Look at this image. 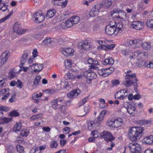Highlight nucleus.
Masks as SVG:
<instances>
[{"label": "nucleus", "mask_w": 153, "mask_h": 153, "mask_svg": "<svg viewBox=\"0 0 153 153\" xmlns=\"http://www.w3.org/2000/svg\"><path fill=\"white\" fill-rule=\"evenodd\" d=\"M91 134L95 138L98 137L99 133L97 131H94L91 132Z\"/></svg>", "instance_id": "obj_52"}, {"label": "nucleus", "mask_w": 153, "mask_h": 153, "mask_svg": "<svg viewBox=\"0 0 153 153\" xmlns=\"http://www.w3.org/2000/svg\"><path fill=\"white\" fill-rule=\"evenodd\" d=\"M52 42L51 39L50 38L45 39L43 41V43L45 44H51Z\"/></svg>", "instance_id": "obj_51"}, {"label": "nucleus", "mask_w": 153, "mask_h": 153, "mask_svg": "<svg viewBox=\"0 0 153 153\" xmlns=\"http://www.w3.org/2000/svg\"><path fill=\"white\" fill-rule=\"evenodd\" d=\"M144 23L142 22L133 21L131 22V26L132 28L137 30L142 29L143 27Z\"/></svg>", "instance_id": "obj_8"}, {"label": "nucleus", "mask_w": 153, "mask_h": 153, "mask_svg": "<svg viewBox=\"0 0 153 153\" xmlns=\"http://www.w3.org/2000/svg\"><path fill=\"white\" fill-rule=\"evenodd\" d=\"M34 65H35V66H36L38 67V69H39L38 72L41 71L43 69V67H44V64H39V65L38 63L34 64L32 65L31 66H33Z\"/></svg>", "instance_id": "obj_40"}, {"label": "nucleus", "mask_w": 153, "mask_h": 153, "mask_svg": "<svg viewBox=\"0 0 153 153\" xmlns=\"http://www.w3.org/2000/svg\"><path fill=\"white\" fill-rule=\"evenodd\" d=\"M106 69H102L100 70L98 69V73L100 75L104 77H105L108 76L107 72L105 71Z\"/></svg>", "instance_id": "obj_24"}, {"label": "nucleus", "mask_w": 153, "mask_h": 153, "mask_svg": "<svg viewBox=\"0 0 153 153\" xmlns=\"http://www.w3.org/2000/svg\"><path fill=\"white\" fill-rule=\"evenodd\" d=\"M105 29L106 33L108 35H111L113 34H116V28H115L114 27H112L107 25Z\"/></svg>", "instance_id": "obj_16"}, {"label": "nucleus", "mask_w": 153, "mask_h": 153, "mask_svg": "<svg viewBox=\"0 0 153 153\" xmlns=\"http://www.w3.org/2000/svg\"><path fill=\"white\" fill-rule=\"evenodd\" d=\"M21 123L20 122L17 123L14 126L13 128V130L16 132L20 130L21 128Z\"/></svg>", "instance_id": "obj_26"}, {"label": "nucleus", "mask_w": 153, "mask_h": 153, "mask_svg": "<svg viewBox=\"0 0 153 153\" xmlns=\"http://www.w3.org/2000/svg\"><path fill=\"white\" fill-rule=\"evenodd\" d=\"M100 136L104 138L105 140L107 142L111 141L115 139V137L109 132L104 131L100 133Z\"/></svg>", "instance_id": "obj_5"}, {"label": "nucleus", "mask_w": 153, "mask_h": 153, "mask_svg": "<svg viewBox=\"0 0 153 153\" xmlns=\"http://www.w3.org/2000/svg\"><path fill=\"white\" fill-rule=\"evenodd\" d=\"M143 48L146 50H150L151 48V45L149 42H145L142 43V46Z\"/></svg>", "instance_id": "obj_25"}, {"label": "nucleus", "mask_w": 153, "mask_h": 153, "mask_svg": "<svg viewBox=\"0 0 153 153\" xmlns=\"http://www.w3.org/2000/svg\"><path fill=\"white\" fill-rule=\"evenodd\" d=\"M43 116V114L42 113H40L33 115L30 117V118L31 120H34L42 118Z\"/></svg>", "instance_id": "obj_28"}, {"label": "nucleus", "mask_w": 153, "mask_h": 153, "mask_svg": "<svg viewBox=\"0 0 153 153\" xmlns=\"http://www.w3.org/2000/svg\"><path fill=\"white\" fill-rule=\"evenodd\" d=\"M65 25L67 27H70L74 25V24L71 19H68L65 22Z\"/></svg>", "instance_id": "obj_37"}, {"label": "nucleus", "mask_w": 153, "mask_h": 153, "mask_svg": "<svg viewBox=\"0 0 153 153\" xmlns=\"http://www.w3.org/2000/svg\"><path fill=\"white\" fill-rule=\"evenodd\" d=\"M98 43L100 45H101L100 46V48L103 50L104 49V45L105 44V42L104 41L99 40L98 42Z\"/></svg>", "instance_id": "obj_56"}, {"label": "nucleus", "mask_w": 153, "mask_h": 153, "mask_svg": "<svg viewBox=\"0 0 153 153\" xmlns=\"http://www.w3.org/2000/svg\"><path fill=\"white\" fill-rule=\"evenodd\" d=\"M114 61L113 59L112 58H110L105 59L104 61L102 62V63L103 65L109 64L112 65L114 64Z\"/></svg>", "instance_id": "obj_20"}, {"label": "nucleus", "mask_w": 153, "mask_h": 153, "mask_svg": "<svg viewBox=\"0 0 153 153\" xmlns=\"http://www.w3.org/2000/svg\"><path fill=\"white\" fill-rule=\"evenodd\" d=\"M146 25L151 29L153 30V19L147 20L146 22Z\"/></svg>", "instance_id": "obj_32"}, {"label": "nucleus", "mask_w": 153, "mask_h": 153, "mask_svg": "<svg viewBox=\"0 0 153 153\" xmlns=\"http://www.w3.org/2000/svg\"><path fill=\"white\" fill-rule=\"evenodd\" d=\"M90 44L87 40L83 41L79 43V46L82 49L87 50L90 47Z\"/></svg>", "instance_id": "obj_12"}, {"label": "nucleus", "mask_w": 153, "mask_h": 153, "mask_svg": "<svg viewBox=\"0 0 153 153\" xmlns=\"http://www.w3.org/2000/svg\"><path fill=\"white\" fill-rule=\"evenodd\" d=\"M116 22L115 21H111L107 26H109L112 27H114L115 28H116Z\"/></svg>", "instance_id": "obj_54"}, {"label": "nucleus", "mask_w": 153, "mask_h": 153, "mask_svg": "<svg viewBox=\"0 0 153 153\" xmlns=\"http://www.w3.org/2000/svg\"><path fill=\"white\" fill-rule=\"evenodd\" d=\"M137 81L136 74L132 73L127 74L125 76V80L123 81V83L126 87H130L133 85L134 89H135L138 86Z\"/></svg>", "instance_id": "obj_2"}, {"label": "nucleus", "mask_w": 153, "mask_h": 153, "mask_svg": "<svg viewBox=\"0 0 153 153\" xmlns=\"http://www.w3.org/2000/svg\"><path fill=\"white\" fill-rule=\"evenodd\" d=\"M108 125L109 126L114 127V119L108 122Z\"/></svg>", "instance_id": "obj_61"}, {"label": "nucleus", "mask_w": 153, "mask_h": 153, "mask_svg": "<svg viewBox=\"0 0 153 153\" xmlns=\"http://www.w3.org/2000/svg\"><path fill=\"white\" fill-rule=\"evenodd\" d=\"M146 61L145 62L143 60H141L138 62V65L139 67H142L143 66H145L146 67Z\"/></svg>", "instance_id": "obj_45"}, {"label": "nucleus", "mask_w": 153, "mask_h": 153, "mask_svg": "<svg viewBox=\"0 0 153 153\" xmlns=\"http://www.w3.org/2000/svg\"><path fill=\"white\" fill-rule=\"evenodd\" d=\"M126 109L127 112L130 114H132V115H134L135 113L137 112L135 107L131 104H128Z\"/></svg>", "instance_id": "obj_18"}, {"label": "nucleus", "mask_w": 153, "mask_h": 153, "mask_svg": "<svg viewBox=\"0 0 153 153\" xmlns=\"http://www.w3.org/2000/svg\"><path fill=\"white\" fill-rule=\"evenodd\" d=\"M115 27L116 34H117L118 32L121 33L124 29L122 22L117 23Z\"/></svg>", "instance_id": "obj_19"}, {"label": "nucleus", "mask_w": 153, "mask_h": 153, "mask_svg": "<svg viewBox=\"0 0 153 153\" xmlns=\"http://www.w3.org/2000/svg\"><path fill=\"white\" fill-rule=\"evenodd\" d=\"M33 55V57L35 58L37 56H38V52L37 51V50L36 49H34L33 50V52H32Z\"/></svg>", "instance_id": "obj_64"}, {"label": "nucleus", "mask_w": 153, "mask_h": 153, "mask_svg": "<svg viewBox=\"0 0 153 153\" xmlns=\"http://www.w3.org/2000/svg\"><path fill=\"white\" fill-rule=\"evenodd\" d=\"M136 39L130 40L129 41V44L132 48H136Z\"/></svg>", "instance_id": "obj_44"}, {"label": "nucleus", "mask_w": 153, "mask_h": 153, "mask_svg": "<svg viewBox=\"0 0 153 153\" xmlns=\"http://www.w3.org/2000/svg\"><path fill=\"white\" fill-rule=\"evenodd\" d=\"M9 115L11 117H18L20 115L19 113L16 110H14L10 112L9 113Z\"/></svg>", "instance_id": "obj_31"}, {"label": "nucleus", "mask_w": 153, "mask_h": 153, "mask_svg": "<svg viewBox=\"0 0 153 153\" xmlns=\"http://www.w3.org/2000/svg\"><path fill=\"white\" fill-rule=\"evenodd\" d=\"M101 8L100 7V5L97 4L91 10L89 13V15L91 16H97L99 12V10Z\"/></svg>", "instance_id": "obj_9"}, {"label": "nucleus", "mask_w": 153, "mask_h": 153, "mask_svg": "<svg viewBox=\"0 0 153 153\" xmlns=\"http://www.w3.org/2000/svg\"><path fill=\"white\" fill-rule=\"evenodd\" d=\"M13 29L14 32L19 34H21L25 31V30L21 28L20 27L19 25L17 23H15L13 27Z\"/></svg>", "instance_id": "obj_15"}, {"label": "nucleus", "mask_w": 153, "mask_h": 153, "mask_svg": "<svg viewBox=\"0 0 153 153\" xmlns=\"http://www.w3.org/2000/svg\"><path fill=\"white\" fill-rule=\"evenodd\" d=\"M118 14L117 15H115V17L117 18L123 19L126 18V14L124 11L122 10L118 11L117 10H114L111 13V15L112 16L115 14Z\"/></svg>", "instance_id": "obj_7"}, {"label": "nucleus", "mask_w": 153, "mask_h": 153, "mask_svg": "<svg viewBox=\"0 0 153 153\" xmlns=\"http://www.w3.org/2000/svg\"><path fill=\"white\" fill-rule=\"evenodd\" d=\"M13 118L12 117H4L3 118V120L4 124V123H8L10 122H11L12 121Z\"/></svg>", "instance_id": "obj_39"}, {"label": "nucleus", "mask_w": 153, "mask_h": 153, "mask_svg": "<svg viewBox=\"0 0 153 153\" xmlns=\"http://www.w3.org/2000/svg\"><path fill=\"white\" fill-rule=\"evenodd\" d=\"M142 42L141 40L136 39V48L142 46Z\"/></svg>", "instance_id": "obj_46"}, {"label": "nucleus", "mask_w": 153, "mask_h": 153, "mask_svg": "<svg viewBox=\"0 0 153 153\" xmlns=\"http://www.w3.org/2000/svg\"><path fill=\"white\" fill-rule=\"evenodd\" d=\"M0 110L1 111L7 112L9 111V108L8 107L1 105L0 106Z\"/></svg>", "instance_id": "obj_49"}, {"label": "nucleus", "mask_w": 153, "mask_h": 153, "mask_svg": "<svg viewBox=\"0 0 153 153\" xmlns=\"http://www.w3.org/2000/svg\"><path fill=\"white\" fill-rule=\"evenodd\" d=\"M145 140L146 144H153V135H150L147 137L145 139Z\"/></svg>", "instance_id": "obj_23"}, {"label": "nucleus", "mask_w": 153, "mask_h": 153, "mask_svg": "<svg viewBox=\"0 0 153 153\" xmlns=\"http://www.w3.org/2000/svg\"><path fill=\"white\" fill-rule=\"evenodd\" d=\"M66 76L68 79H74L75 78V76L70 72H69L66 74Z\"/></svg>", "instance_id": "obj_41"}, {"label": "nucleus", "mask_w": 153, "mask_h": 153, "mask_svg": "<svg viewBox=\"0 0 153 153\" xmlns=\"http://www.w3.org/2000/svg\"><path fill=\"white\" fill-rule=\"evenodd\" d=\"M35 20L36 22H42L44 19V17L41 11L37 12L33 15Z\"/></svg>", "instance_id": "obj_11"}, {"label": "nucleus", "mask_w": 153, "mask_h": 153, "mask_svg": "<svg viewBox=\"0 0 153 153\" xmlns=\"http://www.w3.org/2000/svg\"><path fill=\"white\" fill-rule=\"evenodd\" d=\"M144 130L143 127H132L129 130V138L131 140L133 141L139 140L142 136Z\"/></svg>", "instance_id": "obj_1"}, {"label": "nucleus", "mask_w": 153, "mask_h": 153, "mask_svg": "<svg viewBox=\"0 0 153 153\" xmlns=\"http://www.w3.org/2000/svg\"><path fill=\"white\" fill-rule=\"evenodd\" d=\"M65 65L66 67H71L72 66L71 62L69 60H66L65 62Z\"/></svg>", "instance_id": "obj_59"}, {"label": "nucleus", "mask_w": 153, "mask_h": 153, "mask_svg": "<svg viewBox=\"0 0 153 153\" xmlns=\"http://www.w3.org/2000/svg\"><path fill=\"white\" fill-rule=\"evenodd\" d=\"M7 9V5L5 3H2L0 5V10L4 11Z\"/></svg>", "instance_id": "obj_48"}, {"label": "nucleus", "mask_w": 153, "mask_h": 153, "mask_svg": "<svg viewBox=\"0 0 153 153\" xmlns=\"http://www.w3.org/2000/svg\"><path fill=\"white\" fill-rule=\"evenodd\" d=\"M98 62L94 59L92 65H91L90 66V68L91 69H94L96 70H98L99 68L97 66L99 65Z\"/></svg>", "instance_id": "obj_27"}, {"label": "nucleus", "mask_w": 153, "mask_h": 153, "mask_svg": "<svg viewBox=\"0 0 153 153\" xmlns=\"http://www.w3.org/2000/svg\"><path fill=\"white\" fill-rule=\"evenodd\" d=\"M27 57L28 54L27 53H25L22 56L21 62H22L23 64L25 63L27 61Z\"/></svg>", "instance_id": "obj_36"}, {"label": "nucleus", "mask_w": 153, "mask_h": 153, "mask_svg": "<svg viewBox=\"0 0 153 153\" xmlns=\"http://www.w3.org/2000/svg\"><path fill=\"white\" fill-rule=\"evenodd\" d=\"M14 148L12 147H9L8 149V152L9 153H14Z\"/></svg>", "instance_id": "obj_62"}, {"label": "nucleus", "mask_w": 153, "mask_h": 153, "mask_svg": "<svg viewBox=\"0 0 153 153\" xmlns=\"http://www.w3.org/2000/svg\"><path fill=\"white\" fill-rule=\"evenodd\" d=\"M10 17V15H7L6 17L4 18L0 19V23H1L4 22V21L8 19Z\"/></svg>", "instance_id": "obj_63"}, {"label": "nucleus", "mask_w": 153, "mask_h": 153, "mask_svg": "<svg viewBox=\"0 0 153 153\" xmlns=\"http://www.w3.org/2000/svg\"><path fill=\"white\" fill-rule=\"evenodd\" d=\"M71 19L74 25L77 24L79 20V17L77 16H73Z\"/></svg>", "instance_id": "obj_35"}, {"label": "nucleus", "mask_w": 153, "mask_h": 153, "mask_svg": "<svg viewBox=\"0 0 153 153\" xmlns=\"http://www.w3.org/2000/svg\"><path fill=\"white\" fill-rule=\"evenodd\" d=\"M80 93V91L79 88L73 90L67 94V96L69 98L75 97Z\"/></svg>", "instance_id": "obj_17"}, {"label": "nucleus", "mask_w": 153, "mask_h": 153, "mask_svg": "<svg viewBox=\"0 0 153 153\" xmlns=\"http://www.w3.org/2000/svg\"><path fill=\"white\" fill-rule=\"evenodd\" d=\"M58 144L56 141H52L51 143L50 147L51 148H56L58 146Z\"/></svg>", "instance_id": "obj_43"}, {"label": "nucleus", "mask_w": 153, "mask_h": 153, "mask_svg": "<svg viewBox=\"0 0 153 153\" xmlns=\"http://www.w3.org/2000/svg\"><path fill=\"white\" fill-rule=\"evenodd\" d=\"M41 78L39 76L36 77L33 82V84L35 86H36L38 85Z\"/></svg>", "instance_id": "obj_38"}, {"label": "nucleus", "mask_w": 153, "mask_h": 153, "mask_svg": "<svg viewBox=\"0 0 153 153\" xmlns=\"http://www.w3.org/2000/svg\"><path fill=\"white\" fill-rule=\"evenodd\" d=\"M106 71H110V72H107L108 76L112 73L114 70V68L112 67H110L108 68H105Z\"/></svg>", "instance_id": "obj_53"}, {"label": "nucleus", "mask_w": 153, "mask_h": 153, "mask_svg": "<svg viewBox=\"0 0 153 153\" xmlns=\"http://www.w3.org/2000/svg\"><path fill=\"white\" fill-rule=\"evenodd\" d=\"M16 73L15 72H13V71H10L9 73L10 77L11 78H13L15 77L16 75Z\"/></svg>", "instance_id": "obj_60"}, {"label": "nucleus", "mask_w": 153, "mask_h": 153, "mask_svg": "<svg viewBox=\"0 0 153 153\" xmlns=\"http://www.w3.org/2000/svg\"><path fill=\"white\" fill-rule=\"evenodd\" d=\"M17 87L19 88L20 89L22 88L23 86L22 82L19 80H18L16 83Z\"/></svg>", "instance_id": "obj_57"}, {"label": "nucleus", "mask_w": 153, "mask_h": 153, "mask_svg": "<svg viewBox=\"0 0 153 153\" xmlns=\"http://www.w3.org/2000/svg\"><path fill=\"white\" fill-rule=\"evenodd\" d=\"M115 46V45L114 44H112L108 45V44L106 43V44H105L104 45V49L106 50H110L114 48Z\"/></svg>", "instance_id": "obj_34"}, {"label": "nucleus", "mask_w": 153, "mask_h": 153, "mask_svg": "<svg viewBox=\"0 0 153 153\" xmlns=\"http://www.w3.org/2000/svg\"><path fill=\"white\" fill-rule=\"evenodd\" d=\"M122 123V120L121 119H114V127L117 128L120 126Z\"/></svg>", "instance_id": "obj_21"}, {"label": "nucleus", "mask_w": 153, "mask_h": 153, "mask_svg": "<svg viewBox=\"0 0 153 153\" xmlns=\"http://www.w3.org/2000/svg\"><path fill=\"white\" fill-rule=\"evenodd\" d=\"M148 55V53L146 52H143L140 51V56L143 58H145L147 57Z\"/></svg>", "instance_id": "obj_42"}, {"label": "nucleus", "mask_w": 153, "mask_h": 153, "mask_svg": "<svg viewBox=\"0 0 153 153\" xmlns=\"http://www.w3.org/2000/svg\"><path fill=\"white\" fill-rule=\"evenodd\" d=\"M131 53V50L128 49H124L121 51L122 54L125 56H126Z\"/></svg>", "instance_id": "obj_29"}, {"label": "nucleus", "mask_w": 153, "mask_h": 153, "mask_svg": "<svg viewBox=\"0 0 153 153\" xmlns=\"http://www.w3.org/2000/svg\"><path fill=\"white\" fill-rule=\"evenodd\" d=\"M111 83L113 86H115L119 84V81L117 79H114L111 81Z\"/></svg>", "instance_id": "obj_58"}, {"label": "nucleus", "mask_w": 153, "mask_h": 153, "mask_svg": "<svg viewBox=\"0 0 153 153\" xmlns=\"http://www.w3.org/2000/svg\"><path fill=\"white\" fill-rule=\"evenodd\" d=\"M59 109L61 112L64 113L66 110V107L65 105H62L59 106Z\"/></svg>", "instance_id": "obj_55"}, {"label": "nucleus", "mask_w": 153, "mask_h": 153, "mask_svg": "<svg viewBox=\"0 0 153 153\" xmlns=\"http://www.w3.org/2000/svg\"><path fill=\"white\" fill-rule=\"evenodd\" d=\"M63 101V100L60 98L53 100L51 102V107L54 110L58 109L60 105V104L59 103L62 102Z\"/></svg>", "instance_id": "obj_6"}, {"label": "nucleus", "mask_w": 153, "mask_h": 153, "mask_svg": "<svg viewBox=\"0 0 153 153\" xmlns=\"http://www.w3.org/2000/svg\"><path fill=\"white\" fill-rule=\"evenodd\" d=\"M128 95V91L126 89H121L115 94L114 97L116 99L123 100Z\"/></svg>", "instance_id": "obj_4"}, {"label": "nucleus", "mask_w": 153, "mask_h": 153, "mask_svg": "<svg viewBox=\"0 0 153 153\" xmlns=\"http://www.w3.org/2000/svg\"><path fill=\"white\" fill-rule=\"evenodd\" d=\"M146 67L148 68H153V61H146Z\"/></svg>", "instance_id": "obj_50"}, {"label": "nucleus", "mask_w": 153, "mask_h": 153, "mask_svg": "<svg viewBox=\"0 0 153 153\" xmlns=\"http://www.w3.org/2000/svg\"><path fill=\"white\" fill-rule=\"evenodd\" d=\"M16 147L18 152L19 153L23 152L24 151V148L20 145H17Z\"/></svg>", "instance_id": "obj_47"}, {"label": "nucleus", "mask_w": 153, "mask_h": 153, "mask_svg": "<svg viewBox=\"0 0 153 153\" xmlns=\"http://www.w3.org/2000/svg\"><path fill=\"white\" fill-rule=\"evenodd\" d=\"M62 53L66 56H72L73 54L74 50L71 48L61 49L60 50Z\"/></svg>", "instance_id": "obj_14"}, {"label": "nucleus", "mask_w": 153, "mask_h": 153, "mask_svg": "<svg viewBox=\"0 0 153 153\" xmlns=\"http://www.w3.org/2000/svg\"><path fill=\"white\" fill-rule=\"evenodd\" d=\"M128 147L132 153H141V147L135 142L130 143L129 144Z\"/></svg>", "instance_id": "obj_3"}, {"label": "nucleus", "mask_w": 153, "mask_h": 153, "mask_svg": "<svg viewBox=\"0 0 153 153\" xmlns=\"http://www.w3.org/2000/svg\"><path fill=\"white\" fill-rule=\"evenodd\" d=\"M112 4L111 0H103L100 2L98 4L100 5L101 8H108L111 6Z\"/></svg>", "instance_id": "obj_13"}, {"label": "nucleus", "mask_w": 153, "mask_h": 153, "mask_svg": "<svg viewBox=\"0 0 153 153\" xmlns=\"http://www.w3.org/2000/svg\"><path fill=\"white\" fill-rule=\"evenodd\" d=\"M10 55L9 53L6 52H4L2 54L0 57V65L1 66L6 63Z\"/></svg>", "instance_id": "obj_10"}, {"label": "nucleus", "mask_w": 153, "mask_h": 153, "mask_svg": "<svg viewBox=\"0 0 153 153\" xmlns=\"http://www.w3.org/2000/svg\"><path fill=\"white\" fill-rule=\"evenodd\" d=\"M55 10H51L48 11L46 14V17L50 18L53 17L55 15Z\"/></svg>", "instance_id": "obj_22"}, {"label": "nucleus", "mask_w": 153, "mask_h": 153, "mask_svg": "<svg viewBox=\"0 0 153 153\" xmlns=\"http://www.w3.org/2000/svg\"><path fill=\"white\" fill-rule=\"evenodd\" d=\"M86 73L87 74V77L94 78L97 77V75L94 72L87 71L86 72Z\"/></svg>", "instance_id": "obj_30"}, {"label": "nucleus", "mask_w": 153, "mask_h": 153, "mask_svg": "<svg viewBox=\"0 0 153 153\" xmlns=\"http://www.w3.org/2000/svg\"><path fill=\"white\" fill-rule=\"evenodd\" d=\"M29 131L28 129H24L20 132V135L22 137H26L29 134Z\"/></svg>", "instance_id": "obj_33"}]
</instances>
